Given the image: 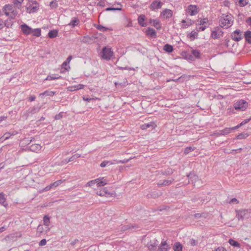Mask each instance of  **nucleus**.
I'll return each mask as SVG.
<instances>
[{
  "instance_id": "f257e3e1",
  "label": "nucleus",
  "mask_w": 251,
  "mask_h": 251,
  "mask_svg": "<svg viewBox=\"0 0 251 251\" xmlns=\"http://www.w3.org/2000/svg\"><path fill=\"white\" fill-rule=\"evenodd\" d=\"M233 16L231 14H222L219 21L220 26L225 28L229 27L233 24Z\"/></svg>"
},
{
  "instance_id": "f03ea898",
  "label": "nucleus",
  "mask_w": 251,
  "mask_h": 251,
  "mask_svg": "<svg viewBox=\"0 0 251 251\" xmlns=\"http://www.w3.org/2000/svg\"><path fill=\"white\" fill-rule=\"evenodd\" d=\"M39 4L36 1H31L27 4L26 8L29 13H33L38 9Z\"/></svg>"
},
{
  "instance_id": "7ed1b4c3",
  "label": "nucleus",
  "mask_w": 251,
  "mask_h": 251,
  "mask_svg": "<svg viewBox=\"0 0 251 251\" xmlns=\"http://www.w3.org/2000/svg\"><path fill=\"white\" fill-rule=\"evenodd\" d=\"M248 107V103L243 100L237 101L234 104V108L237 110L244 111Z\"/></svg>"
},
{
  "instance_id": "20e7f679",
  "label": "nucleus",
  "mask_w": 251,
  "mask_h": 251,
  "mask_svg": "<svg viewBox=\"0 0 251 251\" xmlns=\"http://www.w3.org/2000/svg\"><path fill=\"white\" fill-rule=\"evenodd\" d=\"M102 57L106 60H109L113 55V51L111 49L104 47L102 50Z\"/></svg>"
},
{
  "instance_id": "39448f33",
  "label": "nucleus",
  "mask_w": 251,
  "mask_h": 251,
  "mask_svg": "<svg viewBox=\"0 0 251 251\" xmlns=\"http://www.w3.org/2000/svg\"><path fill=\"white\" fill-rule=\"evenodd\" d=\"M158 242L157 240L154 239L150 241L147 244V247L150 251H157Z\"/></svg>"
},
{
  "instance_id": "423d86ee",
  "label": "nucleus",
  "mask_w": 251,
  "mask_h": 251,
  "mask_svg": "<svg viewBox=\"0 0 251 251\" xmlns=\"http://www.w3.org/2000/svg\"><path fill=\"white\" fill-rule=\"evenodd\" d=\"M187 177H189V179L192 181V183L194 184V186L199 187L201 185L199 184L200 180L198 176L196 175L194 173H190L187 175Z\"/></svg>"
},
{
  "instance_id": "0eeeda50",
  "label": "nucleus",
  "mask_w": 251,
  "mask_h": 251,
  "mask_svg": "<svg viewBox=\"0 0 251 251\" xmlns=\"http://www.w3.org/2000/svg\"><path fill=\"white\" fill-rule=\"evenodd\" d=\"M224 34L223 31L221 29L218 27L215 28L211 32V37L213 39H219L221 37L223 36Z\"/></svg>"
},
{
  "instance_id": "6e6552de",
  "label": "nucleus",
  "mask_w": 251,
  "mask_h": 251,
  "mask_svg": "<svg viewBox=\"0 0 251 251\" xmlns=\"http://www.w3.org/2000/svg\"><path fill=\"white\" fill-rule=\"evenodd\" d=\"M139 228V226L138 225L136 224H129L127 225H124V226H121L120 227V230L121 231L124 232L127 231L128 230H136V229H138Z\"/></svg>"
},
{
  "instance_id": "1a4fd4ad",
  "label": "nucleus",
  "mask_w": 251,
  "mask_h": 251,
  "mask_svg": "<svg viewBox=\"0 0 251 251\" xmlns=\"http://www.w3.org/2000/svg\"><path fill=\"white\" fill-rule=\"evenodd\" d=\"M41 107H32L29 108L25 114V118L26 119L28 116H31L34 114L38 112L40 109Z\"/></svg>"
},
{
  "instance_id": "9d476101",
  "label": "nucleus",
  "mask_w": 251,
  "mask_h": 251,
  "mask_svg": "<svg viewBox=\"0 0 251 251\" xmlns=\"http://www.w3.org/2000/svg\"><path fill=\"white\" fill-rule=\"evenodd\" d=\"M186 11L187 13L191 16L195 15L198 12L197 7L194 5H190Z\"/></svg>"
},
{
  "instance_id": "9b49d317",
  "label": "nucleus",
  "mask_w": 251,
  "mask_h": 251,
  "mask_svg": "<svg viewBox=\"0 0 251 251\" xmlns=\"http://www.w3.org/2000/svg\"><path fill=\"white\" fill-rule=\"evenodd\" d=\"M236 217H237L238 220H240L243 219L245 217H246L247 214L249 212V210L248 209H241L239 210H236Z\"/></svg>"
},
{
  "instance_id": "f8f14e48",
  "label": "nucleus",
  "mask_w": 251,
  "mask_h": 251,
  "mask_svg": "<svg viewBox=\"0 0 251 251\" xmlns=\"http://www.w3.org/2000/svg\"><path fill=\"white\" fill-rule=\"evenodd\" d=\"M241 34L242 32L240 30L237 29L231 34V38L233 40L238 42L242 39Z\"/></svg>"
},
{
  "instance_id": "ddd939ff",
  "label": "nucleus",
  "mask_w": 251,
  "mask_h": 251,
  "mask_svg": "<svg viewBox=\"0 0 251 251\" xmlns=\"http://www.w3.org/2000/svg\"><path fill=\"white\" fill-rule=\"evenodd\" d=\"M171 249L169 245L166 241H162L160 245L158 246V251H169Z\"/></svg>"
},
{
  "instance_id": "4468645a",
  "label": "nucleus",
  "mask_w": 251,
  "mask_h": 251,
  "mask_svg": "<svg viewBox=\"0 0 251 251\" xmlns=\"http://www.w3.org/2000/svg\"><path fill=\"white\" fill-rule=\"evenodd\" d=\"M21 29L25 35H29L32 33V29L25 24L21 25Z\"/></svg>"
},
{
  "instance_id": "2eb2a0df",
  "label": "nucleus",
  "mask_w": 251,
  "mask_h": 251,
  "mask_svg": "<svg viewBox=\"0 0 251 251\" xmlns=\"http://www.w3.org/2000/svg\"><path fill=\"white\" fill-rule=\"evenodd\" d=\"M232 130H234V129H233V127L225 128V129L220 130L218 132L215 133V134L217 136L221 135H226L229 133Z\"/></svg>"
},
{
  "instance_id": "dca6fc26",
  "label": "nucleus",
  "mask_w": 251,
  "mask_h": 251,
  "mask_svg": "<svg viewBox=\"0 0 251 251\" xmlns=\"http://www.w3.org/2000/svg\"><path fill=\"white\" fill-rule=\"evenodd\" d=\"M174 180L175 179L172 178L170 179L164 180L163 181H160L158 183L157 185L158 187L168 186L171 184L174 181Z\"/></svg>"
},
{
  "instance_id": "f3484780",
  "label": "nucleus",
  "mask_w": 251,
  "mask_h": 251,
  "mask_svg": "<svg viewBox=\"0 0 251 251\" xmlns=\"http://www.w3.org/2000/svg\"><path fill=\"white\" fill-rule=\"evenodd\" d=\"M162 2L161 1H158L157 0L153 1L150 5V8L152 10H155L159 9L162 6Z\"/></svg>"
},
{
  "instance_id": "a211bd4d",
  "label": "nucleus",
  "mask_w": 251,
  "mask_h": 251,
  "mask_svg": "<svg viewBox=\"0 0 251 251\" xmlns=\"http://www.w3.org/2000/svg\"><path fill=\"white\" fill-rule=\"evenodd\" d=\"M147 35L151 38H155L156 37V32L155 30L151 27H149L146 31Z\"/></svg>"
},
{
  "instance_id": "6ab92c4d",
  "label": "nucleus",
  "mask_w": 251,
  "mask_h": 251,
  "mask_svg": "<svg viewBox=\"0 0 251 251\" xmlns=\"http://www.w3.org/2000/svg\"><path fill=\"white\" fill-rule=\"evenodd\" d=\"M29 150L33 152H37L39 151L41 149L42 147L37 144H32L30 146H29Z\"/></svg>"
},
{
  "instance_id": "aec40b11",
  "label": "nucleus",
  "mask_w": 251,
  "mask_h": 251,
  "mask_svg": "<svg viewBox=\"0 0 251 251\" xmlns=\"http://www.w3.org/2000/svg\"><path fill=\"white\" fill-rule=\"evenodd\" d=\"M145 16L144 15H140L138 18V21L139 24L144 27L147 26V25L145 23H144V21L145 20Z\"/></svg>"
},
{
  "instance_id": "412c9836",
  "label": "nucleus",
  "mask_w": 251,
  "mask_h": 251,
  "mask_svg": "<svg viewBox=\"0 0 251 251\" xmlns=\"http://www.w3.org/2000/svg\"><path fill=\"white\" fill-rule=\"evenodd\" d=\"M172 14V11L171 10L168 9H165L161 13V15L166 18H169L171 17Z\"/></svg>"
},
{
  "instance_id": "4be33fe9",
  "label": "nucleus",
  "mask_w": 251,
  "mask_h": 251,
  "mask_svg": "<svg viewBox=\"0 0 251 251\" xmlns=\"http://www.w3.org/2000/svg\"><path fill=\"white\" fill-rule=\"evenodd\" d=\"M173 248L174 251H182V245L178 242L174 244Z\"/></svg>"
},
{
  "instance_id": "5701e85b",
  "label": "nucleus",
  "mask_w": 251,
  "mask_h": 251,
  "mask_svg": "<svg viewBox=\"0 0 251 251\" xmlns=\"http://www.w3.org/2000/svg\"><path fill=\"white\" fill-rule=\"evenodd\" d=\"M0 203L5 207L8 205V203L6 201L4 194L3 193H0Z\"/></svg>"
},
{
  "instance_id": "b1692460",
  "label": "nucleus",
  "mask_w": 251,
  "mask_h": 251,
  "mask_svg": "<svg viewBox=\"0 0 251 251\" xmlns=\"http://www.w3.org/2000/svg\"><path fill=\"white\" fill-rule=\"evenodd\" d=\"M154 123L151 122L150 123L144 124L142 125L141 126V128L142 129L145 130V129H147L151 127L152 129L154 127Z\"/></svg>"
},
{
  "instance_id": "393cba45",
  "label": "nucleus",
  "mask_w": 251,
  "mask_h": 251,
  "mask_svg": "<svg viewBox=\"0 0 251 251\" xmlns=\"http://www.w3.org/2000/svg\"><path fill=\"white\" fill-rule=\"evenodd\" d=\"M55 93L52 91H46L43 93H41L39 96L43 98L45 96H53Z\"/></svg>"
},
{
  "instance_id": "a878e982",
  "label": "nucleus",
  "mask_w": 251,
  "mask_h": 251,
  "mask_svg": "<svg viewBox=\"0 0 251 251\" xmlns=\"http://www.w3.org/2000/svg\"><path fill=\"white\" fill-rule=\"evenodd\" d=\"M245 38L246 41L251 44V31L248 30L245 32Z\"/></svg>"
},
{
  "instance_id": "bb28decb",
  "label": "nucleus",
  "mask_w": 251,
  "mask_h": 251,
  "mask_svg": "<svg viewBox=\"0 0 251 251\" xmlns=\"http://www.w3.org/2000/svg\"><path fill=\"white\" fill-rule=\"evenodd\" d=\"M151 23L152 25L154 26L156 29H159L161 28V25L159 24V22L157 20H151Z\"/></svg>"
},
{
  "instance_id": "cd10ccee",
  "label": "nucleus",
  "mask_w": 251,
  "mask_h": 251,
  "mask_svg": "<svg viewBox=\"0 0 251 251\" xmlns=\"http://www.w3.org/2000/svg\"><path fill=\"white\" fill-rule=\"evenodd\" d=\"M98 179L99 181L97 183L98 187L103 186L107 184L105 179H104V177L99 178Z\"/></svg>"
},
{
  "instance_id": "c85d7f7f",
  "label": "nucleus",
  "mask_w": 251,
  "mask_h": 251,
  "mask_svg": "<svg viewBox=\"0 0 251 251\" xmlns=\"http://www.w3.org/2000/svg\"><path fill=\"white\" fill-rule=\"evenodd\" d=\"M182 23L183 24L182 25V27L183 28H186L188 26L191 25H192L193 23H194V22L192 21L191 20H187L186 21L185 20H183L182 21Z\"/></svg>"
},
{
  "instance_id": "c756f323",
  "label": "nucleus",
  "mask_w": 251,
  "mask_h": 251,
  "mask_svg": "<svg viewBox=\"0 0 251 251\" xmlns=\"http://www.w3.org/2000/svg\"><path fill=\"white\" fill-rule=\"evenodd\" d=\"M17 133V132L13 131L12 132H9L5 133L4 135L0 138V139L3 138L4 137V140H7L10 138L11 136L15 135Z\"/></svg>"
},
{
  "instance_id": "7c9ffc66",
  "label": "nucleus",
  "mask_w": 251,
  "mask_h": 251,
  "mask_svg": "<svg viewBox=\"0 0 251 251\" xmlns=\"http://www.w3.org/2000/svg\"><path fill=\"white\" fill-rule=\"evenodd\" d=\"M163 50L166 52L170 53L173 51V47L172 45L167 44L164 45Z\"/></svg>"
},
{
  "instance_id": "2f4dec72",
  "label": "nucleus",
  "mask_w": 251,
  "mask_h": 251,
  "mask_svg": "<svg viewBox=\"0 0 251 251\" xmlns=\"http://www.w3.org/2000/svg\"><path fill=\"white\" fill-rule=\"evenodd\" d=\"M58 31L56 30H52L49 31L48 36L50 38H53L57 36Z\"/></svg>"
},
{
  "instance_id": "473e14b6",
  "label": "nucleus",
  "mask_w": 251,
  "mask_h": 251,
  "mask_svg": "<svg viewBox=\"0 0 251 251\" xmlns=\"http://www.w3.org/2000/svg\"><path fill=\"white\" fill-rule=\"evenodd\" d=\"M64 181H65V180H62V179L58 180L54 182L53 183H51L50 184V187H51L52 188L56 187L58 186H59V185H60Z\"/></svg>"
},
{
  "instance_id": "72a5a7b5",
  "label": "nucleus",
  "mask_w": 251,
  "mask_h": 251,
  "mask_svg": "<svg viewBox=\"0 0 251 251\" xmlns=\"http://www.w3.org/2000/svg\"><path fill=\"white\" fill-rule=\"evenodd\" d=\"M79 22V21L77 18H74L69 23V25L75 27L76 25L78 24Z\"/></svg>"
},
{
  "instance_id": "f704fd0d",
  "label": "nucleus",
  "mask_w": 251,
  "mask_h": 251,
  "mask_svg": "<svg viewBox=\"0 0 251 251\" xmlns=\"http://www.w3.org/2000/svg\"><path fill=\"white\" fill-rule=\"evenodd\" d=\"M251 118H249V119L245 120L242 122H241L239 125H238L237 126H235L234 127H233V128L234 129H236L239 128L240 127L243 126L244 125L248 123L251 120Z\"/></svg>"
},
{
  "instance_id": "c9c22d12",
  "label": "nucleus",
  "mask_w": 251,
  "mask_h": 251,
  "mask_svg": "<svg viewBox=\"0 0 251 251\" xmlns=\"http://www.w3.org/2000/svg\"><path fill=\"white\" fill-rule=\"evenodd\" d=\"M33 35L36 37H39L41 35V29L40 28L32 29Z\"/></svg>"
},
{
  "instance_id": "e433bc0d",
  "label": "nucleus",
  "mask_w": 251,
  "mask_h": 251,
  "mask_svg": "<svg viewBox=\"0 0 251 251\" xmlns=\"http://www.w3.org/2000/svg\"><path fill=\"white\" fill-rule=\"evenodd\" d=\"M192 55L195 56L196 58H199L200 57L201 53L200 51L198 50H192Z\"/></svg>"
},
{
  "instance_id": "4c0bfd02",
  "label": "nucleus",
  "mask_w": 251,
  "mask_h": 251,
  "mask_svg": "<svg viewBox=\"0 0 251 251\" xmlns=\"http://www.w3.org/2000/svg\"><path fill=\"white\" fill-rule=\"evenodd\" d=\"M228 242L232 246L236 247H240V244L238 242H237L233 239H229Z\"/></svg>"
},
{
  "instance_id": "58836bf2",
  "label": "nucleus",
  "mask_w": 251,
  "mask_h": 251,
  "mask_svg": "<svg viewBox=\"0 0 251 251\" xmlns=\"http://www.w3.org/2000/svg\"><path fill=\"white\" fill-rule=\"evenodd\" d=\"M114 164V163L112 162V161H104L101 163V164H100V166L101 167L103 168V167H105L107 165H112V164Z\"/></svg>"
},
{
  "instance_id": "ea45409f",
  "label": "nucleus",
  "mask_w": 251,
  "mask_h": 251,
  "mask_svg": "<svg viewBox=\"0 0 251 251\" xmlns=\"http://www.w3.org/2000/svg\"><path fill=\"white\" fill-rule=\"evenodd\" d=\"M199 22H200V24L201 25H207V26H208V20L207 18H204L203 19H201Z\"/></svg>"
},
{
  "instance_id": "a19ab883",
  "label": "nucleus",
  "mask_w": 251,
  "mask_h": 251,
  "mask_svg": "<svg viewBox=\"0 0 251 251\" xmlns=\"http://www.w3.org/2000/svg\"><path fill=\"white\" fill-rule=\"evenodd\" d=\"M198 36V33L195 31H192L190 34V38L191 40H194Z\"/></svg>"
},
{
  "instance_id": "79ce46f5",
  "label": "nucleus",
  "mask_w": 251,
  "mask_h": 251,
  "mask_svg": "<svg viewBox=\"0 0 251 251\" xmlns=\"http://www.w3.org/2000/svg\"><path fill=\"white\" fill-rule=\"evenodd\" d=\"M13 7L12 5L6 4L3 8V10L11 11L13 10Z\"/></svg>"
},
{
  "instance_id": "37998d69",
  "label": "nucleus",
  "mask_w": 251,
  "mask_h": 251,
  "mask_svg": "<svg viewBox=\"0 0 251 251\" xmlns=\"http://www.w3.org/2000/svg\"><path fill=\"white\" fill-rule=\"evenodd\" d=\"M248 136H249V135L247 133H242L237 136L236 139H244V138H246V137H247Z\"/></svg>"
},
{
  "instance_id": "c03bdc74",
  "label": "nucleus",
  "mask_w": 251,
  "mask_h": 251,
  "mask_svg": "<svg viewBox=\"0 0 251 251\" xmlns=\"http://www.w3.org/2000/svg\"><path fill=\"white\" fill-rule=\"evenodd\" d=\"M98 181H99V179H96L94 180H91L87 183L86 186L89 187L92 186L94 184H96L98 182Z\"/></svg>"
},
{
  "instance_id": "a18cd8bd",
  "label": "nucleus",
  "mask_w": 251,
  "mask_h": 251,
  "mask_svg": "<svg viewBox=\"0 0 251 251\" xmlns=\"http://www.w3.org/2000/svg\"><path fill=\"white\" fill-rule=\"evenodd\" d=\"M43 221L45 225L49 226L50 224V218L48 216L46 215L44 216Z\"/></svg>"
},
{
  "instance_id": "49530a36",
  "label": "nucleus",
  "mask_w": 251,
  "mask_h": 251,
  "mask_svg": "<svg viewBox=\"0 0 251 251\" xmlns=\"http://www.w3.org/2000/svg\"><path fill=\"white\" fill-rule=\"evenodd\" d=\"M207 216V214L206 213H196L194 215V217L196 218H199L201 217H203L204 218H206Z\"/></svg>"
},
{
  "instance_id": "de8ad7c7",
  "label": "nucleus",
  "mask_w": 251,
  "mask_h": 251,
  "mask_svg": "<svg viewBox=\"0 0 251 251\" xmlns=\"http://www.w3.org/2000/svg\"><path fill=\"white\" fill-rule=\"evenodd\" d=\"M248 3V0H238V3L241 6H244Z\"/></svg>"
},
{
  "instance_id": "09e8293b",
  "label": "nucleus",
  "mask_w": 251,
  "mask_h": 251,
  "mask_svg": "<svg viewBox=\"0 0 251 251\" xmlns=\"http://www.w3.org/2000/svg\"><path fill=\"white\" fill-rule=\"evenodd\" d=\"M81 156V155L80 154H74V155H73L72 157H71L69 159V161H70V162L71 161H74L75 159L80 157Z\"/></svg>"
},
{
  "instance_id": "8fccbe9b",
  "label": "nucleus",
  "mask_w": 251,
  "mask_h": 251,
  "mask_svg": "<svg viewBox=\"0 0 251 251\" xmlns=\"http://www.w3.org/2000/svg\"><path fill=\"white\" fill-rule=\"evenodd\" d=\"M17 11L14 10L11 11L10 14V17H9L10 19H14L15 16L17 15Z\"/></svg>"
},
{
  "instance_id": "3c124183",
  "label": "nucleus",
  "mask_w": 251,
  "mask_h": 251,
  "mask_svg": "<svg viewBox=\"0 0 251 251\" xmlns=\"http://www.w3.org/2000/svg\"><path fill=\"white\" fill-rule=\"evenodd\" d=\"M13 3L16 5L18 8L20 9L22 2L19 0H14Z\"/></svg>"
},
{
  "instance_id": "603ef678",
  "label": "nucleus",
  "mask_w": 251,
  "mask_h": 251,
  "mask_svg": "<svg viewBox=\"0 0 251 251\" xmlns=\"http://www.w3.org/2000/svg\"><path fill=\"white\" fill-rule=\"evenodd\" d=\"M106 11H121L122 10L121 7H117V8H114V7H108L105 9Z\"/></svg>"
},
{
  "instance_id": "864d4df0",
  "label": "nucleus",
  "mask_w": 251,
  "mask_h": 251,
  "mask_svg": "<svg viewBox=\"0 0 251 251\" xmlns=\"http://www.w3.org/2000/svg\"><path fill=\"white\" fill-rule=\"evenodd\" d=\"M61 77L60 76H48L45 79V80H50L56 79H58Z\"/></svg>"
},
{
  "instance_id": "5fc2aeb1",
  "label": "nucleus",
  "mask_w": 251,
  "mask_h": 251,
  "mask_svg": "<svg viewBox=\"0 0 251 251\" xmlns=\"http://www.w3.org/2000/svg\"><path fill=\"white\" fill-rule=\"evenodd\" d=\"M63 117V112H60L58 114L56 115L54 117V119L57 120H60L61 118H62Z\"/></svg>"
},
{
  "instance_id": "6e6d98bb",
  "label": "nucleus",
  "mask_w": 251,
  "mask_h": 251,
  "mask_svg": "<svg viewBox=\"0 0 251 251\" xmlns=\"http://www.w3.org/2000/svg\"><path fill=\"white\" fill-rule=\"evenodd\" d=\"M173 173V171H172V170L169 169V170H166L164 172H163L162 174L163 175L167 176V175H170L171 174H172Z\"/></svg>"
},
{
  "instance_id": "4d7b16f0",
  "label": "nucleus",
  "mask_w": 251,
  "mask_h": 251,
  "mask_svg": "<svg viewBox=\"0 0 251 251\" xmlns=\"http://www.w3.org/2000/svg\"><path fill=\"white\" fill-rule=\"evenodd\" d=\"M192 151H194V149L192 148L191 147H187L186 148H185L184 150V153L188 154Z\"/></svg>"
},
{
  "instance_id": "13d9d810",
  "label": "nucleus",
  "mask_w": 251,
  "mask_h": 251,
  "mask_svg": "<svg viewBox=\"0 0 251 251\" xmlns=\"http://www.w3.org/2000/svg\"><path fill=\"white\" fill-rule=\"evenodd\" d=\"M32 141V139H30L29 138H25L23 141V144H29Z\"/></svg>"
},
{
  "instance_id": "bf43d9fd",
  "label": "nucleus",
  "mask_w": 251,
  "mask_h": 251,
  "mask_svg": "<svg viewBox=\"0 0 251 251\" xmlns=\"http://www.w3.org/2000/svg\"><path fill=\"white\" fill-rule=\"evenodd\" d=\"M97 28L98 29H99V30H100V31H105V30H106L107 29V28H106L104 26H103L101 25H98L97 26Z\"/></svg>"
},
{
  "instance_id": "052dcab7",
  "label": "nucleus",
  "mask_w": 251,
  "mask_h": 251,
  "mask_svg": "<svg viewBox=\"0 0 251 251\" xmlns=\"http://www.w3.org/2000/svg\"><path fill=\"white\" fill-rule=\"evenodd\" d=\"M199 200L200 201V202H199V204H202L205 201H206V202L208 201V200L207 199H206L205 197L199 198Z\"/></svg>"
},
{
  "instance_id": "680f3d73",
  "label": "nucleus",
  "mask_w": 251,
  "mask_h": 251,
  "mask_svg": "<svg viewBox=\"0 0 251 251\" xmlns=\"http://www.w3.org/2000/svg\"><path fill=\"white\" fill-rule=\"evenodd\" d=\"M103 191L104 192V194H105V196H106V197L109 196H112V195H113L112 193L107 192L106 188H104Z\"/></svg>"
},
{
  "instance_id": "e2e57ef3",
  "label": "nucleus",
  "mask_w": 251,
  "mask_h": 251,
  "mask_svg": "<svg viewBox=\"0 0 251 251\" xmlns=\"http://www.w3.org/2000/svg\"><path fill=\"white\" fill-rule=\"evenodd\" d=\"M47 243V241L45 239H43L41 240V241L39 243V245L40 246H45Z\"/></svg>"
},
{
  "instance_id": "0e129e2a",
  "label": "nucleus",
  "mask_w": 251,
  "mask_h": 251,
  "mask_svg": "<svg viewBox=\"0 0 251 251\" xmlns=\"http://www.w3.org/2000/svg\"><path fill=\"white\" fill-rule=\"evenodd\" d=\"M134 157H133V158ZM132 159V157H130V158L128 159H124L123 160H120V161H118L117 162V163H127L128 161H129L130 160Z\"/></svg>"
},
{
  "instance_id": "69168bd1",
  "label": "nucleus",
  "mask_w": 251,
  "mask_h": 251,
  "mask_svg": "<svg viewBox=\"0 0 251 251\" xmlns=\"http://www.w3.org/2000/svg\"><path fill=\"white\" fill-rule=\"evenodd\" d=\"M50 6L53 8H56L57 6V3L56 2L52 1L50 2Z\"/></svg>"
},
{
  "instance_id": "338daca9",
  "label": "nucleus",
  "mask_w": 251,
  "mask_h": 251,
  "mask_svg": "<svg viewBox=\"0 0 251 251\" xmlns=\"http://www.w3.org/2000/svg\"><path fill=\"white\" fill-rule=\"evenodd\" d=\"M190 244L193 246H196L197 244V241L193 239H191L190 240Z\"/></svg>"
},
{
  "instance_id": "774afa93",
  "label": "nucleus",
  "mask_w": 251,
  "mask_h": 251,
  "mask_svg": "<svg viewBox=\"0 0 251 251\" xmlns=\"http://www.w3.org/2000/svg\"><path fill=\"white\" fill-rule=\"evenodd\" d=\"M213 251H226V250L223 247H219Z\"/></svg>"
}]
</instances>
